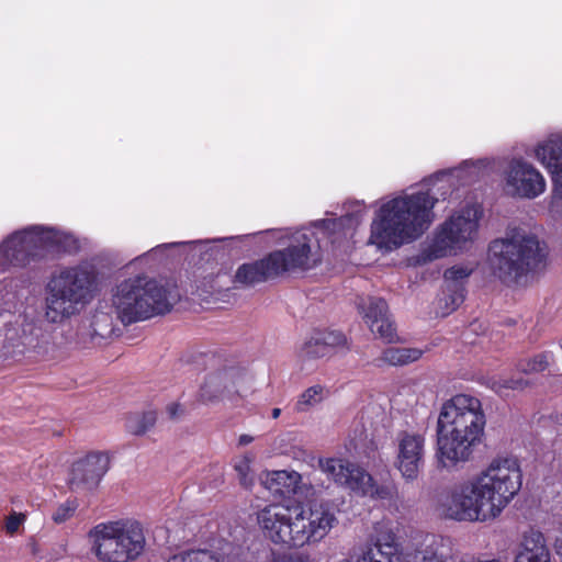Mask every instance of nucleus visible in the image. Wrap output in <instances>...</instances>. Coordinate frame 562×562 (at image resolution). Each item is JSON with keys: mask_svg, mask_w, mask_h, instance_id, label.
Returning a JSON list of instances; mask_svg holds the SVG:
<instances>
[{"mask_svg": "<svg viewBox=\"0 0 562 562\" xmlns=\"http://www.w3.org/2000/svg\"><path fill=\"white\" fill-rule=\"evenodd\" d=\"M179 299L176 283L139 274L116 285L112 305L117 318L131 325L169 313Z\"/></svg>", "mask_w": 562, "mask_h": 562, "instance_id": "2", "label": "nucleus"}, {"mask_svg": "<svg viewBox=\"0 0 562 562\" xmlns=\"http://www.w3.org/2000/svg\"><path fill=\"white\" fill-rule=\"evenodd\" d=\"M475 476L498 515L522 485L520 464L515 457H496Z\"/></svg>", "mask_w": 562, "mask_h": 562, "instance_id": "8", "label": "nucleus"}, {"mask_svg": "<svg viewBox=\"0 0 562 562\" xmlns=\"http://www.w3.org/2000/svg\"><path fill=\"white\" fill-rule=\"evenodd\" d=\"M271 258L272 256L269 252L259 260L239 266L234 277V283L244 286H252L278 278L277 265H273V259Z\"/></svg>", "mask_w": 562, "mask_h": 562, "instance_id": "22", "label": "nucleus"}, {"mask_svg": "<svg viewBox=\"0 0 562 562\" xmlns=\"http://www.w3.org/2000/svg\"><path fill=\"white\" fill-rule=\"evenodd\" d=\"M423 351L417 348L389 347L382 353V360L391 366H405L417 361Z\"/></svg>", "mask_w": 562, "mask_h": 562, "instance_id": "29", "label": "nucleus"}, {"mask_svg": "<svg viewBox=\"0 0 562 562\" xmlns=\"http://www.w3.org/2000/svg\"><path fill=\"white\" fill-rule=\"evenodd\" d=\"M303 562H311V561L308 560V558H304Z\"/></svg>", "mask_w": 562, "mask_h": 562, "instance_id": "45", "label": "nucleus"}, {"mask_svg": "<svg viewBox=\"0 0 562 562\" xmlns=\"http://www.w3.org/2000/svg\"><path fill=\"white\" fill-rule=\"evenodd\" d=\"M363 552H372L379 559L385 558L387 561L397 555L398 543L390 522L380 521L374 525Z\"/></svg>", "mask_w": 562, "mask_h": 562, "instance_id": "23", "label": "nucleus"}, {"mask_svg": "<svg viewBox=\"0 0 562 562\" xmlns=\"http://www.w3.org/2000/svg\"><path fill=\"white\" fill-rule=\"evenodd\" d=\"M473 269L464 267V266H453L451 268H448L445 273L443 278L446 281V284L448 283H459L463 284L465 286L467 279L472 274Z\"/></svg>", "mask_w": 562, "mask_h": 562, "instance_id": "36", "label": "nucleus"}, {"mask_svg": "<svg viewBox=\"0 0 562 562\" xmlns=\"http://www.w3.org/2000/svg\"><path fill=\"white\" fill-rule=\"evenodd\" d=\"M463 380H467V381H473V382H476L481 385H484V386H492V387H495V386H506L505 384H501L498 381H495L494 379H486L484 375H474L472 374L471 376H468V375H463L462 376Z\"/></svg>", "mask_w": 562, "mask_h": 562, "instance_id": "39", "label": "nucleus"}, {"mask_svg": "<svg viewBox=\"0 0 562 562\" xmlns=\"http://www.w3.org/2000/svg\"><path fill=\"white\" fill-rule=\"evenodd\" d=\"M479 221L476 210L470 206L448 217L436 231L428 246L430 259H439L457 255L467 248L477 233Z\"/></svg>", "mask_w": 562, "mask_h": 562, "instance_id": "9", "label": "nucleus"}, {"mask_svg": "<svg viewBox=\"0 0 562 562\" xmlns=\"http://www.w3.org/2000/svg\"><path fill=\"white\" fill-rule=\"evenodd\" d=\"M341 562H350V560H342ZM356 562H392L383 559H379L372 552H362V554L356 560Z\"/></svg>", "mask_w": 562, "mask_h": 562, "instance_id": "40", "label": "nucleus"}, {"mask_svg": "<svg viewBox=\"0 0 562 562\" xmlns=\"http://www.w3.org/2000/svg\"><path fill=\"white\" fill-rule=\"evenodd\" d=\"M67 240V236L40 225L16 231L0 244V267L7 270L38 263Z\"/></svg>", "mask_w": 562, "mask_h": 562, "instance_id": "6", "label": "nucleus"}, {"mask_svg": "<svg viewBox=\"0 0 562 562\" xmlns=\"http://www.w3.org/2000/svg\"><path fill=\"white\" fill-rule=\"evenodd\" d=\"M88 536L92 551L101 562H133L146 547L143 526L134 519L98 524Z\"/></svg>", "mask_w": 562, "mask_h": 562, "instance_id": "5", "label": "nucleus"}, {"mask_svg": "<svg viewBox=\"0 0 562 562\" xmlns=\"http://www.w3.org/2000/svg\"><path fill=\"white\" fill-rule=\"evenodd\" d=\"M554 361L552 351H541L530 358L519 359L516 368L526 374L541 373L549 370Z\"/></svg>", "mask_w": 562, "mask_h": 562, "instance_id": "28", "label": "nucleus"}, {"mask_svg": "<svg viewBox=\"0 0 562 562\" xmlns=\"http://www.w3.org/2000/svg\"><path fill=\"white\" fill-rule=\"evenodd\" d=\"M425 463V438L418 434L402 432L398 436L396 468L406 481L417 480Z\"/></svg>", "mask_w": 562, "mask_h": 562, "instance_id": "17", "label": "nucleus"}, {"mask_svg": "<svg viewBox=\"0 0 562 562\" xmlns=\"http://www.w3.org/2000/svg\"><path fill=\"white\" fill-rule=\"evenodd\" d=\"M76 510V505L72 503H66L60 505L55 513L53 514V519L55 522L60 524L69 519Z\"/></svg>", "mask_w": 562, "mask_h": 562, "instance_id": "37", "label": "nucleus"}, {"mask_svg": "<svg viewBox=\"0 0 562 562\" xmlns=\"http://www.w3.org/2000/svg\"><path fill=\"white\" fill-rule=\"evenodd\" d=\"M294 519V547L317 542L325 538L337 522L334 512L324 503H310L292 507Z\"/></svg>", "mask_w": 562, "mask_h": 562, "instance_id": "13", "label": "nucleus"}, {"mask_svg": "<svg viewBox=\"0 0 562 562\" xmlns=\"http://www.w3.org/2000/svg\"><path fill=\"white\" fill-rule=\"evenodd\" d=\"M193 400V408L210 405L220 400L217 389H190L188 392Z\"/></svg>", "mask_w": 562, "mask_h": 562, "instance_id": "34", "label": "nucleus"}, {"mask_svg": "<svg viewBox=\"0 0 562 562\" xmlns=\"http://www.w3.org/2000/svg\"><path fill=\"white\" fill-rule=\"evenodd\" d=\"M488 250L494 273L505 284L517 283L546 259L535 235L514 233L510 237L491 241Z\"/></svg>", "mask_w": 562, "mask_h": 562, "instance_id": "4", "label": "nucleus"}, {"mask_svg": "<svg viewBox=\"0 0 562 562\" xmlns=\"http://www.w3.org/2000/svg\"><path fill=\"white\" fill-rule=\"evenodd\" d=\"M24 520H25L24 514H20V513H15V512L11 513L5 518V531L9 535L15 533Z\"/></svg>", "mask_w": 562, "mask_h": 562, "instance_id": "38", "label": "nucleus"}, {"mask_svg": "<svg viewBox=\"0 0 562 562\" xmlns=\"http://www.w3.org/2000/svg\"><path fill=\"white\" fill-rule=\"evenodd\" d=\"M301 481L300 473L282 470L269 473L265 480V485L271 493L286 497L297 492Z\"/></svg>", "mask_w": 562, "mask_h": 562, "instance_id": "25", "label": "nucleus"}, {"mask_svg": "<svg viewBox=\"0 0 562 562\" xmlns=\"http://www.w3.org/2000/svg\"><path fill=\"white\" fill-rule=\"evenodd\" d=\"M158 420V414L154 409L132 413L126 418V430L134 436H144L151 430Z\"/></svg>", "mask_w": 562, "mask_h": 562, "instance_id": "26", "label": "nucleus"}, {"mask_svg": "<svg viewBox=\"0 0 562 562\" xmlns=\"http://www.w3.org/2000/svg\"><path fill=\"white\" fill-rule=\"evenodd\" d=\"M193 400L189 393L182 392L178 398L168 402L164 407V415L171 423L181 422L191 411H193Z\"/></svg>", "mask_w": 562, "mask_h": 562, "instance_id": "27", "label": "nucleus"}, {"mask_svg": "<svg viewBox=\"0 0 562 562\" xmlns=\"http://www.w3.org/2000/svg\"><path fill=\"white\" fill-rule=\"evenodd\" d=\"M292 517V507L273 504L258 512L257 521L271 541L294 547V519Z\"/></svg>", "mask_w": 562, "mask_h": 562, "instance_id": "15", "label": "nucleus"}, {"mask_svg": "<svg viewBox=\"0 0 562 562\" xmlns=\"http://www.w3.org/2000/svg\"><path fill=\"white\" fill-rule=\"evenodd\" d=\"M360 221L355 214H346L325 223L327 237L334 250L348 252L353 244V237Z\"/></svg>", "mask_w": 562, "mask_h": 562, "instance_id": "21", "label": "nucleus"}, {"mask_svg": "<svg viewBox=\"0 0 562 562\" xmlns=\"http://www.w3.org/2000/svg\"><path fill=\"white\" fill-rule=\"evenodd\" d=\"M322 336L323 346L327 347L328 356L338 347L347 344L346 336L338 330H318Z\"/></svg>", "mask_w": 562, "mask_h": 562, "instance_id": "35", "label": "nucleus"}, {"mask_svg": "<svg viewBox=\"0 0 562 562\" xmlns=\"http://www.w3.org/2000/svg\"><path fill=\"white\" fill-rule=\"evenodd\" d=\"M555 552L562 558V531L561 535L555 539Z\"/></svg>", "mask_w": 562, "mask_h": 562, "instance_id": "41", "label": "nucleus"}, {"mask_svg": "<svg viewBox=\"0 0 562 562\" xmlns=\"http://www.w3.org/2000/svg\"><path fill=\"white\" fill-rule=\"evenodd\" d=\"M318 464L321 470L337 484L344 485L360 495L391 499L395 494L393 486H376L367 471L349 461L327 458L319 459Z\"/></svg>", "mask_w": 562, "mask_h": 562, "instance_id": "11", "label": "nucleus"}, {"mask_svg": "<svg viewBox=\"0 0 562 562\" xmlns=\"http://www.w3.org/2000/svg\"><path fill=\"white\" fill-rule=\"evenodd\" d=\"M280 413H281L280 408H273L272 413H271L272 418H274V419L278 418L280 416Z\"/></svg>", "mask_w": 562, "mask_h": 562, "instance_id": "43", "label": "nucleus"}, {"mask_svg": "<svg viewBox=\"0 0 562 562\" xmlns=\"http://www.w3.org/2000/svg\"><path fill=\"white\" fill-rule=\"evenodd\" d=\"M536 157L551 175L554 195L562 199V137H552L538 145Z\"/></svg>", "mask_w": 562, "mask_h": 562, "instance_id": "20", "label": "nucleus"}, {"mask_svg": "<svg viewBox=\"0 0 562 562\" xmlns=\"http://www.w3.org/2000/svg\"><path fill=\"white\" fill-rule=\"evenodd\" d=\"M97 272L89 267H65L53 273L45 285V318L59 324L79 313L93 297Z\"/></svg>", "mask_w": 562, "mask_h": 562, "instance_id": "3", "label": "nucleus"}, {"mask_svg": "<svg viewBox=\"0 0 562 562\" xmlns=\"http://www.w3.org/2000/svg\"><path fill=\"white\" fill-rule=\"evenodd\" d=\"M467 289L463 284L448 283L443 292L445 296L441 301L445 302L443 315H448L456 311L465 299Z\"/></svg>", "mask_w": 562, "mask_h": 562, "instance_id": "30", "label": "nucleus"}, {"mask_svg": "<svg viewBox=\"0 0 562 562\" xmlns=\"http://www.w3.org/2000/svg\"><path fill=\"white\" fill-rule=\"evenodd\" d=\"M326 394L324 389H306L299 397L296 402V411L297 412H307L317 404H319Z\"/></svg>", "mask_w": 562, "mask_h": 562, "instance_id": "31", "label": "nucleus"}, {"mask_svg": "<svg viewBox=\"0 0 562 562\" xmlns=\"http://www.w3.org/2000/svg\"><path fill=\"white\" fill-rule=\"evenodd\" d=\"M167 562H220V560L209 551L190 550L173 554Z\"/></svg>", "mask_w": 562, "mask_h": 562, "instance_id": "33", "label": "nucleus"}, {"mask_svg": "<svg viewBox=\"0 0 562 562\" xmlns=\"http://www.w3.org/2000/svg\"><path fill=\"white\" fill-rule=\"evenodd\" d=\"M437 463L438 468L454 470L470 461L473 448L480 440L467 435H458L448 430L440 432L437 428Z\"/></svg>", "mask_w": 562, "mask_h": 562, "instance_id": "14", "label": "nucleus"}, {"mask_svg": "<svg viewBox=\"0 0 562 562\" xmlns=\"http://www.w3.org/2000/svg\"><path fill=\"white\" fill-rule=\"evenodd\" d=\"M440 508L456 521H487L498 516L476 476L453 485L440 499Z\"/></svg>", "mask_w": 562, "mask_h": 562, "instance_id": "7", "label": "nucleus"}, {"mask_svg": "<svg viewBox=\"0 0 562 562\" xmlns=\"http://www.w3.org/2000/svg\"><path fill=\"white\" fill-rule=\"evenodd\" d=\"M363 319L370 330L386 342L396 339V328L389 315V306L384 299L369 297L367 302L359 304Z\"/></svg>", "mask_w": 562, "mask_h": 562, "instance_id": "19", "label": "nucleus"}, {"mask_svg": "<svg viewBox=\"0 0 562 562\" xmlns=\"http://www.w3.org/2000/svg\"><path fill=\"white\" fill-rule=\"evenodd\" d=\"M236 470H238L240 473L244 472V468L241 465L236 467Z\"/></svg>", "mask_w": 562, "mask_h": 562, "instance_id": "44", "label": "nucleus"}, {"mask_svg": "<svg viewBox=\"0 0 562 562\" xmlns=\"http://www.w3.org/2000/svg\"><path fill=\"white\" fill-rule=\"evenodd\" d=\"M515 562H551V554L542 532L529 530L524 535Z\"/></svg>", "mask_w": 562, "mask_h": 562, "instance_id": "24", "label": "nucleus"}, {"mask_svg": "<svg viewBox=\"0 0 562 562\" xmlns=\"http://www.w3.org/2000/svg\"><path fill=\"white\" fill-rule=\"evenodd\" d=\"M485 416L481 402L473 396L458 394L447 401L439 414L437 428L473 437L481 440L484 431Z\"/></svg>", "mask_w": 562, "mask_h": 562, "instance_id": "10", "label": "nucleus"}, {"mask_svg": "<svg viewBox=\"0 0 562 562\" xmlns=\"http://www.w3.org/2000/svg\"><path fill=\"white\" fill-rule=\"evenodd\" d=\"M436 202L428 192L419 191L382 204L371 224L370 243L391 251L416 240L429 228Z\"/></svg>", "mask_w": 562, "mask_h": 562, "instance_id": "1", "label": "nucleus"}, {"mask_svg": "<svg viewBox=\"0 0 562 562\" xmlns=\"http://www.w3.org/2000/svg\"><path fill=\"white\" fill-rule=\"evenodd\" d=\"M507 183L515 189L516 194L528 199L540 195L546 189L543 176L531 164L521 159L512 161Z\"/></svg>", "mask_w": 562, "mask_h": 562, "instance_id": "18", "label": "nucleus"}, {"mask_svg": "<svg viewBox=\"0 0 562 562\" xmlns=\"http://www.w3.org/2000/svg\"><path fill=\"white\" fill-rule=\"evenodd\" d=\"M301 355L306 358H322L328 356L327 347L323 346L319 331H315L302 348Z\"/></svg>", "mask_w": 562, "mask_h": 562, "instance_id": "32", "label": "nucleus"}, {"mask_svg": "<svg viewBox=\"0 0 562 562\" xmlns=\"http://www.w3.org/2000/svg\"><path fill=\"white\" fill-rule=\"evenodd\" d=\"M270 254L273 265H277L279 277L286 272L308 271L323 260L319 239L314 233L300 234L293 237L285 248Z\"/></svg>", "mask_w": 562, "mask_h": 562, "instance_id": "12", "label": "nucleus"}, {"mask_svg": "<svg viewBox=\"0 0 562 562\" xmlns=\"http://www.w3.org/2000/svg\"><path fill=\"white\" fill-rule=\"evenodd\" d=\"M110 460L102 452H91L72 464L69 488L72 492L91 491L95 488L108 472Z\"/></svg>", "mask_w": 562, "mask_h": 562, "instance_id": "16", "label": "nucleus"}, {"mask_svg": "<svg viewBox=\"0 0 562 562\" xmlns=\"http://www.w3.org/2000/svg\"><path fill=\"white\" fill-rule=\"evenodd\" d=\"M251 441H252V437H251V436H249V435H241V436L239 437V445L245 446V445L250 443Z\"/></svg>", "mask_w": 562, "mask_h": 562, "instance_id": "42", "label": "nucleus"}]
</instances>
